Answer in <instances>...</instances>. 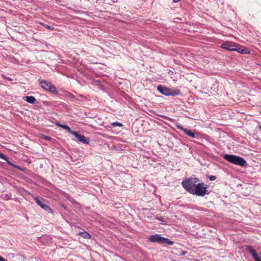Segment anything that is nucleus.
Wrapping results in <instances>:
<instances>
[{"label": "nucleus", "mask_w": 261, "mask_h": 261, "mask_svg": "<svg viewBox=\"0 0 261 261\" xmlns=\"http://www.w3.org/2000/svg\"><path fill=\"white\" fill-rule=\"evenodd\" d=\"M200 181L199 179L195 176L186 178L181 182V186L189 193H191Z\"/></svg>", "instance_id": "1"}, {"label": "nucleus", "mask_w": 261, "mask_h": 261, "mask_svg": "<svg viewBox=\"0 0 261 261\" xmlns=\"http://www.w3.org/2000/svg\"><path fill=\"white\" fill-rule=\"evenodd\" d=\"M222 157L226 161L234 165L241 167L247 166L246 161L242 157L230 154H224Z\"/></svg>", "instance_id": "2"}, {"label": "nucleus", "mask_w": 261, "mask_h": 261, "mask_svg": "<svg viewBox=\"0 0 261 261\" xmlns=\"http://www.w3.org/2000/svg\"><path fill=\"white\" fill-rule=\"evenodd\" d=\"M148 240L151 243H155L162 245H172L174 244L173 241L157 233L149 236Z\"/></svg>", "instance_id": "3"}, {"label": "nucleus", "mask_w": 261, "mask_h": 261, "mask_svg": "<svg viewBox=\"0 0 261 261\" xmlns=\"http://www.w3.org/2000/svg\"><path fill=\"white\" fill-rule=\"evenodd\" d=\"M207 188V185L204 184V182H198L191 194L194 195L203 197L205 195L210 194Z\"/></svg>", "instance_id": "4"}, {"label": "nucleus", "mask_w": 261, "mask_h": 261, "mask_svg": "<svg viewBox=\"0 0 261 261\" xmlns=\"http://www.w3.org/2000/svg\"><path fill=\"white\" fill-rule=\"evenodd\" d=\"M157 90L159 91L160 93L165 96H175L176 95H179L181 94V92L179 89L173 90L161 85H159L157 87Z\"/></svg>", "instance_id": "5"}, {"label": "nucleus", "mask_w": 261, "mask_h": 261, "mask_svg": "<svg viewBox=\"0 0 261 261\" xmlns=\"http://www.w3.org/2000/svg\"><path fill=\"white\" fill-rule=\"evenodd\" d=\"M38 82L41 87L45 91L54 94H57L58 93L56 87L50 82L42 79H39Z\"/></svg>", "instance_id": "6"}, {"label": "nucleus", "mask_w": 261, "mask_h": 261, "mask_svg": "<svg viewBox=\"0 0 261 261\" xmlns=\"http://www.w3.org/2000/svg\"><path fill=\"white\" fill-rule=\"evenodd\" d=\"M34 199L36 203L45 211L48 213L53 214V211L50 207L44 203L46 201L45 199L41 197L35 196Z\"/></svg>", "instance_id": "7"}, {"label": "nucleus", "mask_w": 261, "mask_h": 261, "mask_svg": "<svg viewBox=\"0 0 261 261\" xmlns=\"http://www.w3.org/2000/svg\"><path fill=\"white\" fill-rule=\"evenodd\" d=\"M245 251L249 252L254 258L255 261H261V256L259 257L256 251L253 248V247L249 245H245L244 246Z\"/></svg>", "instance_id": "8"}, {"label": "nucleus", "mask_w": 261, "mask_h": 261, "mask_svg": "<svg viewBox=\"0 0 261 261\" xmlns=\"http://www.w3.org/2000/svg\"><path fill=\"white\" fill-rule=\"evenodd\" d=\"M73 135L80 142L84 144H89L90 143L89 139L79 133L77 132L74 131L72 132Z\"/></svg>", "instance_id": "9"}, {"label": "nucleus", "mask_w": 261, "mask_h": 261, "mask_svg": "<svg viewBox=\"0 0 261 261\" xmlns=\"http://www.w3.org/2000/svg\"><path fill=\"white\" fill-rule=\"evenodd\" d=\"M221 47L229 51H234L237 49V45L232 42H225L221 44Z\"/></svg>", "instance_id": "10"}, {"label": "nucleus", "mask_w": 261, "mask_h": 261, "mask_svg": "<svg viewBox=\"0 0 261 261\" xmlns=\"http://www.w3.org/2000/svg\"><path fill=\"white\" fill-rule=\"evenodd\" d=\"M0 158L6 161L7 162V163L11 166L13 167L14 168L17 169L20 171H24L26 169L25 168L21 167L17 165H16L11 162L9 161L7 156L5 154L1 152H0Z\"/></svg>", "instance_id": "11"}, {"label": "nucleus", "mask_w": 261, "mask_h": 261, "mask_svg": "<svg viewBox=\"0 0 261 261\" xmlns=\"http://www.w3.org/2000/svg\"><path fill=\"white\" fill-rule=\"evenodd\" d=\"M175 126L179 129L183 131L185 134L187 135L189 137L193 138H196L195 133L192 132L190 129L184 128L180 124L177 123L175 124Z\"/></svg>", "instance_id": "12"}, {"label": "nucleus", "mask_w": 261, "mask_h": 261, "mask_svg": "<svg viewBox=\"0 0 261 261\" xmlns=\"http://www.w3.org/2000/svg\"><path fill=\"white\" fill-rule=\"evenodd\" d=\"M56 125L62 128L65 129V130H67L71 134H72V132H74L73 130H71L70 127L67 125L60 124L59 122L56 123Z\"/></svg>", "instance_id": "13"}, {"label": "nucleus", "mask_w": 261, "mask_h": 261, "mask_svg": "<svg viewBox=\"0 0 261 261\" xmlns=\"http://www.w3.org/2000/svg\"><path fill=\"white\" fill-rule=\"evenodd\" d=\"M23 99L25 100L27 102L33 104L35 103L36 101H37L36 99L32 96H25L23 97Z\"/></svg>", "instance_id": "14"}, {"label": "nucleus", "mask_w": 261, "mask_h": 261, "mask_svg": "<svg viewBox=\"0 0 261 261\" xmlns=\"http://www.w3.org/2000/svg\"><path fill=\"white\" fill-rule=\"evenodd\" d=\"M77 234L86 239H90L91 238L90 234L85 230L78 232Z\"/></svg>", "instance_id": "15"}, {"label": "nucleus", "mask_w": 261, "mask_h": 261, "mask_svg": "<svg viewBox=\"0 0 261 261\" xmlns=\"http://www.w3.org/2000/svg\"><path fill=\"white\" fill-rule=\"evenodd\" d=\"M112 125L114 127H116V126L121 127V126H123V124L121 123L118 122V121L112 122Z\"/></svg>", "instance_id": "16"}, {"label": "nucleus", "mask_w": 261, "mask_h": 261, "mask_svg": "<svg viewBox=\"0 0 261 261\" xmlns=\"http://www.w3.org/2000/svg\"><path fill=\"white\" fill-rule=\"evenodd\" d=\"M93 84L98 86V87L102 86L101 83L99 80H94L93 82Z\"/></svg>", "instance_id": "17"}, {"label": "nucleus", "mask_w": 261, "mask_h": 261, "mask_svg": "<svg viewBox=\"0 0 261 261\" xmlns=\"http://www.w3.org/2000/svg\"><path fill=\"white\" fill-rule=\"evenodd\" d=\"M41 24L47 29H49L50 30H54V27L52 25H49L48 24H43L42 23Z\"/></svg>", "instance_id": "18"}, {"label": "nucleus", "mask_w": 261, "mask_h": 261, "mask_svg": "<svg viewBox=\"0 0 261 261\" xmlns=\"http://www.w3.org/2000/svg\"><path fill=\"white\" fill-rule=\"evenodd\" d=\"M239 53L242 54H246L249 53V51L247 49L242 48L241 51H239Z\"/></svg>", "instance_id": "19"}, {"label": "nucleus", "mask_w": 261, "mask_h": 261, "mask_svg": "<svg viewBox=\"0 0 261 261\" xmlns=\"http://www.w3.org/2000/svg\"><path fill=\"white\" fill-rule=\"evenodd\" d=\"M67 96H68L69 97L72 98V99H76V97L75 96H74V95L72 94L71 93H68L67 94Z\"/></svg>", "instance_id": "20"}, {"label": "nucleus", "mask_w": 261, "mask_h": 261, "mask_svg": "<svg viewBox=\"0 0 261 261\" xmlns=\"http://www.w3.org/2000/svg\"><path fill=\"white\" fill-rule=\"evenodd\" d=\"M208 179L211 181H213L216 179V176L214 175H210L208 176Z\"/></svg>", "instance_id": "21"}, {"label": "nucleus", "mask_w": 261, "mask_h": 261, "mask_svg": "<svg viewBox=\"0 0 261 261\" xmlns=\"http://www.w3.org/2000/svg\"><path fill=\"white\" fill-rule=\"evenodd\" d=\"M155 219H157L158 220L164 222H165L166 221L162 217H155Z\"/></svg>", "instance_id": "22"}, {"label": "nucleus", "mask_w": 261, "mask_h": 261, "mask_svg": "<svg viewBox=\"0 0 261 261\" xmlns=\"http://www.w3.org/2000/svg\"><path fill=\"white\" fill-rule=\"evenodd\" d=\"M187 253V251L182 250V251L180 252V255L181 256H184V255H185Z\"/></svg>", "instance_id": "23"}, {"label": "nucleus", "mask_w": 261, "mask_h": 261, "mask_svg": "<svg viewBox=\"0 0 261 261\" xmlns=\"http://www.w3.org/2000/svg\"><path fill=\"white\" fill-rule=\"evenodd\" d=\"M43 138L47 140H50L51 139L50 137L47 136H44Z\"/></svg>", "instance_id": "24"}, {"label": "nucleus", "mask_w": 261, "mask_h": 261, "mask_svg": "<svg viewBox=\"0 0 261 261\" xmlns=\"http://www.w3.org/2000/svg\"><path fill=\"white\" fill-rule=\"evenodd\" d=\"M242 48H240V47H239L237 45V49L235 50V51H237L239 53V51H241V49Z\"/></svg>", "instance_id": "25"}, {"label": "nucleus", "mask_w": 261, "mask_h": 261, "mask_svg": "<svg viewBox=\"0 0 261 261\" xmlns=\"http://www.w3.org/2000/svg\"><path fill=\"white\" fill-rule=\"evenodd\" d=\"M180 0H173V3H177L178 2H179Z\"/></svg>", "instance_id": "26"}, {"label": "nucleus", "mask_w": 261, "mask_h": 261, "mask_svg": "<svg viewBox=\"0 0 261 261\" xmlns=\"http://www.w3.org/2000/svg\"><path fill=\"white\" fill-rule=\"evenodd\" d=\"M113 2H117L118 0H111Z\"/></svg>", "instance_id": "27"}, {"label": "nucleus", "mask_w": 261, "mask_h": 261, "mask_svg": "<svg viewBox=\"0 0 261 261\" xmlns=\"http://www.w3.org/2000/svg\"><path fill=\"white\" fill-rule=\"evenodd\" d=\"M259 130L261 131V125H259Z\"/></svg>", "instance_id": "28"}]
</instances>
